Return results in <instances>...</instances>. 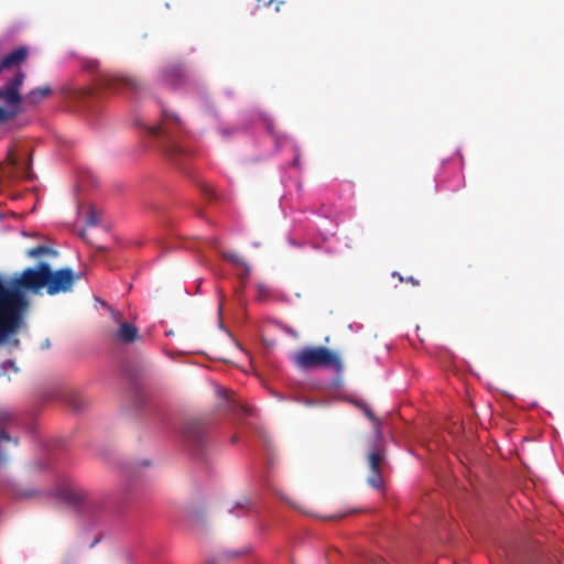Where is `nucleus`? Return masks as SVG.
<instances>
[{"label": "nucleus", "instance_id": "obj_1", "mask_svg": "<svg viewBox=\"0 0 564 564\" xmlns=\"http://www.w3.org/2000/svg\"><path fill=\"white\" fill-rule=\"evenodd\" d=\"M150 135L159 139V145L173 163L189 155V150L180 144V137L183 132V123L177 115L162 109V121L155 126L147 127Z\"/></svg>", "mask_w": 564, "mask_h": 564}, {"label": "nucleus", "instance_id": "obj_2", "mask_svg": "<svg viewBox=\"0 0 564 564\" xmlns=\"http://www.w3.org/2000/svg\"><path fill=\"white\" fill-rule=\"evenodd\" d=\"M291 361L294 367L300 370L332 368L336 373L344 371V364L340 356L324 346L301 348L291 355Z\"/></svg>", "mask_w": 564, "mask_h": 564}, {"label": "nucleus", "instance_id": "obj_3", "mask_svg": "<svg viewBox=\"0 0 564 564\" xmlns=\"http://www.w3.org/2000/svg\"><path fill=\"white\" fill-rule=\"evenodd\" d=\"M24 80V72L18 69L6 80L3 86H0V102L3 104L2 108L14 118L24 111V96L20 93Z\"/></svg>", "mask_w": 564, "mask_h": 564}, {"label": "nucleus", "instance_id": "obj_4", "mask_svg": "<svg viewBox=\"0 0 564 564\" xmlns=\"http://www.w3.org/2000/svg\"><path fill=\"white\" fill-rule=\"evenodd\" d=\"M76 279H78V275H76L70 268H62L52 271L48 264L46 292L50 295L67 293L72 291Z\"/></svg>", "mask_w": 564, "mask_h": 564}, {"label": "nucleus", "instance_id": "obj_5", "mask_svg": "<svg viewBox=\"0 0 564 564\" xmlns=\"http://www.w3.org/2000/svg\"><path fill=\"white\" fill-rule=\"evenodd\" d=\"M384 460V455L381 449L377 448L369 453L368 455V468L369 475L367 477V482L370 487L377 490L384 489V479L381 473V466Z\"/></svg>", "mask_w": 564, "mask_h": 564}, {"label": "nucleus", "instance_id": "obj_6", "mask_svg": "<svg viewBox=\"0 0 564 564\" xmlns=\"http://www.w3.org/2000/svg\"><path fill=\"white\" fill-rule=\"evenodd\" d=\"M104 86L112 91L129 90L138 93L142 88V84L138 79L124 75H110L105 77Z\"/></svg>", "mask_w": 564, "mask_h": 564}, {"label": "nucleus", "instance_id": "obj_7", "mask_svg": "<svg viewBox=\"0 0 564 564\" xmlns=\"http://www.w3.org/2000/svg\"><path fill=\"white\" fill-rule=\"evenodd\" d=\"M184 438L196 448H202L206 441V426L202 421H188L183 430Z\"/></svg>", "mask_w": 564, "mask_h": 564}, {"label": "nucleus", "instance_id": "obj_8", "mask_svg": "<svg viewBox=\"0 0 564 564\" xmlns=\"http://www.w3.org/2000/svg\"><path fill=\"white\" fill-rule=\"evenodd\" d=\"M161 77L164 84L171 88H177L185 83L187 73L182 65L171 64L162 70Z\"/></svg>", "mask_w": 564, "mask_h": 564}, {"label": "nucleus", "instance_id": "obj_9", "mask_svg": "<svg viewBox=\"0 0 564 564\" xmlns=\"http://www.w3.org/2000/svg\"><path fill=\"white\" fill-rule=\"evenodd\" d=\"M57 497L73 506H80L88 499V494L80 487L65 485L57 491Z\"/></svg>", "mask_w": 564, "mask_h": 564}, {"label": "nucleus", "instance_id": "obj_10", "mask_svg": "<svg viewBox=\"0 0 564 564\" xmlns=\"http://www.w3.org/2000/svg\"><path fill=\"white\" fill-rule=\"evenodd\" d=\"M13 422L12 415L7 411H0V463L7 460V454L2 452L3 443H12L13 446H18V438L11 437L7 429L11 426Z\"/></svg>", "mask_w": 564, "mask_h": 564}, {"label": "nucleus", "instance_id": "obj_11", "mask_svg": "<svg viewBox=\"0 0 564 564\" xmlns=\"http://www.w3.org/2000/svg\"><path fill=\"white\" fill-rule=\"evenodd\" d=\"M29 56V48L26 46H20L12 52L0 58V74L4 69H10L14 67H19L22 63L26 61Z\"/></svg>", "mask_w": 564, "mask_h": 564}, {"label": "nucleus", "instance_id": "obj_12", "mask_svg": "<svg viewBox=\"0 0 564 564\" xmlns=\"http://www.w3.org/2000/svg\"><path fill=\"white\" fill-rule=\"evenodd\" d=\"M53 94V90L50 85H44L41 87H35L31 89L25 96H24V106L25 107H36L39 106L44 99L48 98Z\"/></svg>", "mask_w": 564, "mask_h": 564}, {"label": "nucleus", "instance_id": "obj_13", "mask_svg": "<svg viewBox=\"0 0 564 564\" xmlns=\"http://www.w3.org/2000/svg\"><path fill=\"white\" fill-rule=\"evenodd\" d=\"M116 338L123 344L132 343L138 338V328L128 322L121 323Z\"/></svg>", "mask_w": 564, "mask_h": 564}, {"label": "nucleus", "instance_id": "obj_14", "mask_svg": "<svg viewBox=\"0 0 564 564\" xmlns=\"http://www.w3.org/2000/svg\"><path fill=\"white\" fill-rule=\"evenodd\" d=\"M223 258L234 265L241 267L243 272L239 274V278L241 280H245L250 274V267L247 264V262L237 253L235 252H225L223 253Z\"/></svg>", "mask_w": 564, "mask_h": 564}, {"label": "nucleus", "instance_id": "obj_15", "mask_svg": "<svg viewBox=\"0 0 564 564\" xmlns=\"http://www.w3.org/2000/svg\"><path fill=\"white\" fill-rule=\"evenodd\" d=\"M46 254L55 256L56 251L45 246H36L26 251L29 258H39Z\"/></svg>", "mask_w": 564, "mask_h": 564}, {"label": "nucleus", "instance_id": "obj_16", "mask_svg": "<svg viewBox=\"0 0 564 564\" xmlns=\"http://www.w3.org/2000/svg\"><path fill=\"white\" fill-rule=\"evenodd\" d=\"M257 290V301L264 302L270 299L271 296V289L265 283H257L256 284Z\"/></svg>", "mask_w": 564, "mask_h": 564}, {"label": "nucleus", "instance_id": "obj_17", "mask_svg": "<svg viewBox=\"0 0 564 564\" xmlns=\"http://www.w3.org/2000/svg\"><path fill=\"white\" fill-rule=\"evenodd\" d=\"M245 552H224L219 557L212 560L208 564H221L226 560L235 558L243 554Z\"/></svg>", "mask_w": 564, "mask_h": 564}, {"label": "nucleus", "instance_id": "obj_18", "mask_svg": "<svg viewBox=\"0 0 564 564\" xmlns=\"http://www.w3.org/2000/svg\"><path fill=\"white\" fill-rule=\"evenodd\" d=\"M7 162L11 167L20 169V160L14 155L13 150H9Z\"/></svg>", "mask_w": 564, "mask_h": 564}, {"label": "nucleus", "instance_id": "obj_19", "mask_svg": "<svg viewBox=\"0 0 564 564\" xmlns=\"http://www.w3.org/2000/svg\"><path fill=\"white\" fill-rule=\"evenodd\" d=\"M101 221V217L95 210H90L87 217V224L89 226H96Z\"/></svg>", "mask_w": 564, "mask_h": 564}, {"label": "nucleus", "instance_id": "obj_20", "mask_svg": "<svg viewBox=\"0 0 564 564\" xmlns=\"http://www.w3.org/2000/svg\"><path fill=\"white\" fill-rule=\"evenodd\" d=\"M15 119L13 116H11L2 106H0V124L8 121Z\"/></svg>", "mask_w": 564, "mask_h": 564}, {"label": "nucleus", "instance_id": "obj_21", "mask_svg": "<svg viewBox=\"0 0 564 564\" xmlns=\"http://www.w3.org/2000/svg\"><path fill=\"white\" fill-rule=\"evenodd\" d=\"M362 410H364V413L366 414V416H367L369 420H371L372 422L377 423V419L375 417L373 412H372L369 408L364 406V408H362Z\"/></svg>", "mask_w": 564, "mask_h": 564}, {"label": "nucleus", "instance_id": "obj_22", "mask_svg": "<svg viewBox=\"0 0 564 564\" xmlns=\"http://www.w3.org/2000/svg\"><path fill=\"white\" fill-rule=\"evenodd\" d=\"M337 556H339V552L337 550H334V551L327 553L326 560L330 563Z\"/></svg>", "mask_w": 564, "mask_h": 564}, {"label": "nucleus", "instance_id": "obj_23", "mask_svg": "<svg viewBox=\"0 0 564 564\" xmlns=\"http://www.w3.org/2000/svg\"><path fill=\"white\" fill-rule=\"evenodd\" d=\"M369 564H387V563L380 556H373V557L370 558V563Z\"/></svg>", "mask_w": 564, "mask_h": 564}, {"label": "nucleus", "instance_id": "obj_24", "mask_svg": "<svg viewBox=\"0 0 564 564\" xmlns=\"http://www.w3.org/2000/svg\"><path fill=\"white\" fill-rule=\"evenodd\" d=\"M404 281L408 283H411L414 286H417L420 284L419 280L413 276H409V278L404 279Z\"/></svg>", "mask_w": 564, "mask_h": 564}, {"label": "nucleus", "instance_id": "obj_25", "mask_svg": "<svg viewBox=\"0 0 564 564\" xmlns=\"http://www.w3.org/2000/svg\"><path fill=\"white\" fill-rule=\"evenodd\" d=\"M203 193H204L206 196H210V197H213V196H214V192H213V189H212L210 187H208V186H204V187H203Z\"/></svg>", "mask_w": 564, "mask_h": 564}, {"label": "nucleus", "instance_id": "obj_26", "mask_svg": "<svg viewBox=\"0 0 564 564\" xmlns=\"http://www.w3.org/2000/svg\"><path fill=\"white\" fill-rule=\"evenodd\" d=\"M33 495H34V491L28 490V491L21 492L20 497L21 498H29V497H32Z\"/></svg>", "mask_w": 564, "mask_h": 564}, {"label": "nucleus", "instance_id": "obj_27", "mask_svg": "<svg viewBox=\"0 0 564 564\" xmlns=\"http://www.w3.org/2000/svg\"><path fill=\"white\" fill-rule=\"evenodd\" d=\"M219 395L224 397L226 400H229L228 391L223 389L218 391Z\"/></svg>", "mask_w": 564, "mask_h": 564}, {"label": "nucleus", "instance_id": "obj_28", "mask_svg": "<svg viewBox=\"0 0 564 564\" xmlns=\"http://www.w3.org/2000/svg\"><path fill=\"white\" fill-rule=\"evenodd\" d=\"M392 275H393V276H398V279H399L401 282H403V281H404V278H403L402 275H400V273H398V272H393V273H392Z\"/></svg>", "mask_w": 564, "mask_h": 564}, {"label": "nucleus", "instance_id": "obj_29", "mask_svg": "<svg viewBox=\"0 0 564 564\" xmlns=\"http://www.w3.org/2000/svg\"><path fill=\"white\" fill-rule=\"evenodd\" d=\"M29 170H30V163H28V165L25 167H23V174L28 175Z\"/></svg>", "mask_w": 564, "mask_h": 564}, {"label": "nucleus", "instance_id": "obj_30", "mask_svg": "<svg viewBox=\"0 0 564 564\" xmlns=\"http://www.w3.org/2000/svg\"><path fill=\"white\" fill-rule=\"evenodd\" d=\"M274 0H268L264 4L270 6Z\"/></svg>", "mask_w": 564, "mask_h": 564}, {"label": "nucleus", "instance_id": "obj_31", "mask_svg": "<svg viewBox=\"0 0 564 564\" xmlns=\"http://www.w3.org/2000/svg\"><path fill=\"white\" fill-rule=\"evenodd\" d=\"M80 236H82V238H83V239H86L85 231H82V232H80Z\"/></svg>", "mask_w": 564, "mask_h": 564}]
</instances>
